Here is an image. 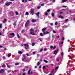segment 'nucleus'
<instances>
[{
	"instance_id": "1",
	"label": "nucleus",
	"mask_w": 75,
	"mask_h": 75,
	"mask_svg": "<svg viewBox=\"0 0 75 75\" xmlns=\"http://www.w3.org/2000/svg\"><path fill=\"white\" fill-rule=\"evenodd\" d=\"M58 69V67H57L54 70V69H53L51 72V73L53 75H54V74H55V73L57 72V69Z\"/></svg>"
},
{
	"instance_id": "2",
	"label": "nucleus",
	"mask_w": 75,
	"mask_h": 75,
	"mask_svg": "<svg viewBox=\"0 0 75 75\" xmlns=\"http://www.w3.org/2000/svg\"><path fill=\"white\" fill-rule=\"evenodd\" d=\"M24 45L25 47V48L26 50H28L29 49V47H28V45L27 44H24Z\"/></svg>"
},
{
	"instance_id": "3",
	"label": "nucleus",
	"mask_w": 75,
	"mask_h": 75,
	"mask_svg": "<svg viewBox=\"0 0 75 75\" xmlns=\"http://www.w3.org/2000/svg\"><path fill=\"white\" fill-rule=\"evenodd\" d=\"M12 2H9L5 3V4L6 6H10V4H12Z\"/></svg>"
},
{
	"instance_id": "4",
	"label": "nucleus",
	"mask_w": 75,
	"mask_h": 75,
	"mask_svg": "<svg viewBox=\"0 0 75 75\" xmlns=\"http://www.w3.org/2000/svg\"><path fill=\"white\" fill-rule=\"evenodd\" d=\"M23 57L24 58H23L22 61H24V62H25V61H27V59H26L25 57H24V55H23Z\"/></svg>"
},
{
	"instance_id": "5",
	"label": "nucleus",
	"mask_w": 75,
	"mask_h": 75,
	"mask_svg": "<svg viewBox=\"0 0 75 75\" xmlns=\"http://www.w3.org/2000/svg\"><path fill=\"white\" fill-rule=\"evenodd\" d=\"M30 12L32 15H33L34 14V9H31L30 10Z\"/></svg>"
},
{
	"instance_id": "6",
	"label": "nucleus",
	"mask_w": 75,
	"mask_h": 75,
	"mask_svg": "<svg viewBox=\"0 0 75 75\" xmlns=\"http://www.w3.org/2000/svg\"><path fill=\"white\" fill-rule=\"evenodd\" d=\"M29 20L28 21H27L26 22L25 24V27H27V25H28V24H29Z\"/></svg>"
},
{
	"instance_id": "7",
	"label": "nucleus",
	"mask_w": 75,
	"mask_h": 75,
	"mask_svg": "<svg viewBox=\"0 0 75 75\" xmlns=\"http://www.w3.org/2000/svg\"><path fill=\"white\" fill-rule=\"evenodd\" d=\"M4 72V69H1L0 71V73L1 74L2 73H3Z\"/></svg>"
},
{
	"instance_id": "8",
	"label": "nucleus",
	"mask_w": 75,
	"mask_h": 75,
	"mask_svg": "<svg viewBox=\"0 0 75 75\" xmlns=\"http://www.w3.org/2000/svg\"><path fill=\"white\" fill-rule=\"evenodd\" d=\"M47 28H45L42 29V31L43 33L45 32V31L46 30H47Z\"/></svg>"
},
{
	"instance_id": "9",
	"label": "nucleus",
	"mask_w": 75,
	"mask_h": 75,
	"mask_svg": "<svg viewBox=\"0 0 75 75\" xmlns=\"http://www.w3.org/2000/svg\"><path fill=\"white\" fill-rule=\"evenodd\" d=\"M49 33H50V32L47 31L43 33V35H46V34H49Z\"/></svg>"
},
{
	"instance_id": "10",
	"label": "nucleus",
	"mask_w": 75,
	"mask_h": 75,
	"mask_svg": "<svg viewBox=\"0 0 75 75\" xmlns=\"http://www.w3.org/2000/svg\"><path fill=\"white\" fill-rule=\"evenodd\" d=\"M14 12H11L10 13V14L11 16H13L14 15Z\"/></svg>"
},
{
	"instance_id": "11",
	"label": "nucleus",
	"mask_w": 75,
	"mask_h": 75,
	"mask_svg": "<svg viewBox=\"0 0 75 75\" xmlns=\"http://www.w3.org/2000/svg\"><path fill=\"white\" fill-rule=\"evenodd\" d=\"M57 52H58V50H56L54 51V54H57Z\"/></svg>"
},
{
	"instance_id": "12",
	"label": "nucleus",
	"mask_w": 75,
	"mask_h": 75,
	"mask_svg": "<svg viewBox=\"0 0 75 75\" xmlns=\"http://www.w3.org/2000/svg\"><path fill=\"white\" fill-rule=\"evenodd\" d=\"M30 33L31 34V35H35V34L33 32H30Z\"/></svg>"
},
{
	"instance_id": "13",
	"label": "nucleus",
	"mask_w": 75,
	"mask_h": 75,
	"mask_svg": "<svg viewBox=\"0 0 75 75\" xmlns=\"http://www.w3.org/2000/svg\"><path fill=\"white\" fill-rule=\"evenodd\" d=\"M10 35H12V36H14V33H11L10 34Z\"/></svg>"
},
{
	"instance_id": "14",
	"label": "nucleus",
	"mask_w": 75,
	"mask_h": 75,
	"mask_svg": "<svg viewBox=\"0 0 75 75\" xmlns=\"http://www.w3.org/2000/svg\"><path fill=\"white\" fill-rule=\"evenodd\" d=\"M30 32H34V29H33L31 28L30 29Z\"/></svg>"
},
{
	"instance_id": "15",
	"label": "nucleus",
	"mask_w": 75,
	"mask_h": 75,
	"mask_svg": "<svg viewBox=\"0 0 75 75\" xmlns=\"http://www.w3.org/2000/svg\"><path fill=\"white\" fill-rule=\"evenodd\" d=\"M35 21H36V20H35V19H33L32 20V23H35Z\"/></svg>"
},
{
	"instance_id": "16",
	"label": "nucleus",
	"mask_w": 75,
	"mask_h": 75,
	"mask_svg": "<svg viewBox=\"0 0 75 75\" xmlns=\"http://www.w3.org/2000/svg\"><path fill=\"white\" fill-rule=\"evenodd\" d=\"M31 71V69H29L28 71V74H29L30 75L32 73H30V71Z\"/></svg>"
},
{
	"instance_id": "17",
	"label": "nucleus",
	"mask_w": 75,
	"mask_h": 75,
	"mask_svg": "<svg viewBox=\"0 0 75 75\" xmlns=\"http://www.w3.org/2000/svg\"><path fill=\"white\" fill-rule=\"evenodd\" d=\"M6 18L4 19V21H3V23H6Z\"/></svg>"
},
{
	"instance_id": "18",
	"label": "nucleus",
	"mask_w": 75,
	"mask_h": 75,
	"mask_svg": "<svg viewBox=\"0 0 75 75\" xmlns=\"http://www.w3.org/2000/svg\"><path fill=\"white\" fill-rule=\"evenodd\" d=\"M64 55V53L63 52H61V56H62V57H63V55Z\"/></svg>"
},
{
	"instance_id": "19",
	"label": "nucleus",
	"mask_w": 75,
	"mask_h": 75,
	"mask_svg": "<svg viewBox=\"0 0 75 75\" xmlns=\"http://www.w3.org/2000/svg\"><path fill=\"white\" fill-rule=\"evenodd\" d=\"M11 53H9V54L8 55V57H11Z\"/></svg>"
},
{
	"instance_id": "20",
	"label": "nucleus",
	"mask_w": 75,
	"mask_h": 75,
	"mask_svg": "<svg viewBox=\"0 0 75 75\" xmlns=\"http://www.w3.org/2000/svg\"><path fill=\"white\" fill-rule=\"evenodd\" d=\"M59 17L60 18H64V17L61 16H59Z\"/></svg>"
},
{
	"instance_id": "21",
	"label": "nucleus",
	"mask_w": 75,
	"mask_h": 75,
	"mask_svg": "<svg viewBox=\"0 0 75 75\" xmlns=\"http://www.w3.org/2000/svg\"><path fill=\"white\" fill-rule=\"evenodd\" d=\"M46 69V68L45 67V66H43V69L44 70V69Z\"/></svg>"
},
{
	"instance_id": "22",
	"label": "nucleus",
	"mask_w": 75,
	"mask_h": 75,
	"mask_svg": "<svg viewBox=\"0 0 75 75\" xmlns=\"http://www.w3.org/2000/svg\"><path fill=\"white\" fill-rule=\"evenodd\" d=\"M67 1V0H63L62 1V3H65Z\"/></svg>"
},
{
	"instance_id": "23",
	"label": "nucleus",
	"mask_w": 75,
	"mask_h": 75,
	"mask_svg": "<svg viewBox=\"0 0 75 75\" xmlns=\"http://www.w3.org/2000/svg\"><path fill=\"white\" fill-rule=\"evenodd\" d=\"M51 15H52V17H54V13H52Z\"/></svg>"
},
{
	"instance_id": "24",
	"label": "nucleus",
	"mask_w": 75,
	"mask_h": 75,
	"mask_svg": "<svg viewBox=\"0 0 75 75\" xmlns=\"http://www.w3.org/2000/svg\"><path fill=\"white\" fill-rule=\"evenodd\" d=\"M40 35L41 37H42L43 36V34L42 33H40Z\"/></svg>"
},
{
	"instance_id": "25",
	"label": "nucleus",
	"mask_w": 75,
	"mask_h": 75,
	"mask_svg": "<svg viewBox=\"0 0 75 75\" xmlns=\"http://www.w3.org/2000/svg\"><path fill=\"white\" fill-rule=\"evenodd\" d=\"M2 68H5V67H6V65H5V64L3 65L2 66Z\"/></svg>"
},
{
	"instance_id": "26",
	"label": "nucleus",
	"mask_w": 75,
	"mask_h": 75,
	"mask_svg": "<svg viewBox=\"0 0 75 75\" xmlns=\"http://www.w3.org/2000/svg\"><path fill=\"white\" fill-rule=\"evenodd\" d=\"M18 54H22V52L21 51H19L18 52Z\"/></svg>"
},
{
	"instance_id": "27",
	"label": "nucleus",
	"mask_w": 75,
	"mask_h": 75,
	"mask_svg": "<svg viewBox=\"0 0 75 75\" xmlns=\"http://www.w3.org/2000/svg\"><path fill=\"white\" fill-rule=\"evenodd\" d=\"M65 23H67V22H68V19H67L65 21Z\"/></svg>"
},
{
	"instance_id": "28",
	"label": "nucleus",
	"mask_w": 75,
	"mask_h": 75,
	"mask_svg": "<svg viewBox=\"0 0 75 75\" xmlns=\"http://www.w3.org/2000/svg\"><path fill=\"white\" fill-rule=\"evenodd\" d=\"M44 62H45L46 63H48V61H47V60H44Z\"/></svg>"
},
{
	"instance_id": "29",
	"label": "nucleus",
	"mask_w": 75,
	"mask_h": 75,
	"mask_svg": "<svg viewBox=\"0 0 75 75\" xmlns=\"http://www.w3.org/2000/svg\"><path fill=\"white\" fill-rule=\"evenodd\" d=\"M40 8H41V6H38L37 7L38 9H40Z\"/></svg>"
},
{
	"instance_id": "30",
	"label": "nucleus",
	"mask_w": 75,
	"mask_h": 75,
	"mask_svg": "<svg viewBox=\"0 0 75 75\" xmlns=\"http://www.w3.org/2000/svg\"><path fill=\"white\" fill-rule=\"evenodd\" d=\"M19 65V63H16L15 64V65Z\"/></svg>"
},
{
	"instance_id": "31",
	"label": "nucleus",
	"mask_w": 75,
	"mask_h": 75,
	"mask_svg": "<svg viewBox=\"0 0 75 75\" xmlns=\"http://www.w3.org/2000/svg\"><path fill=\"white\" fill-rule=\"evenodd\" d=\"M17 35L18 36V38H20V36L17 33Z\"/></svg>"
},
{
	"instance_id": "32",
	"label": "nucleus",
	"mask_w": 75,
	"mask_h": 75,
	"mask_svg": "<svg viewBox=\"0 0 75 75\" xmlns=\"http://www.w3.org/2000/svg\"><path fill=\"white\" fill-rule=\"evenodd\" d=\"M13 25H16V22H15L13 24Z\"/></svg>"
},
{
	"instance_id": "33",
	"label": "nucleus",
	"mask_w": 75,
	"mask_h": 75,
	"mask_svg": "<svg viewBox=\"0 0 75 75\" xmlns=\"http://www.w3.org/2000/svg\"><path fill=\"white\" fill-rule=\"evenodd\" d=\"M35 45V43H33L32 44V46H34Z\"/></svg>"
},
{
	"instance_id": "34",
	"label": "nucleus",
	"mask_w": 75,
	"mask_h": 75,
	"mask_svg": "<svg viewBox=\"0 0 75 75\" xmlns=\"http://www.w3.org/2000/svg\"><path fill=\"white\" fill-rule=\"evenodd\" d=\"M39 14H40V13L39 12H38V13H36V15H37V16H38L39 15Z\"/></svg>"
},
{
	"instance_id": "35",
	"label": "nucleus",
	"mask_w": 75,
	"mask_h": 75,
	"mask_svg": "<svg viewBox=\"0 0 75 75\" xmlns=\"http://www.w3.org/2000/svg\"><path fill=\"white\" fill-rule=\"evenodd\" d=\"M47 13H48V12H50V9H48V10H47Z\"/></svg>"
},
{
	"instance_id": "36",
	"label": "nucleus",
	"mask_w": 75,
	"mask_h": 75,
	"mask_svg": "<svg viewBox=\"0 0 75 75\" xmlns=\"http://www.w3.org/2000/svg\"><path fill=\"white\" fill-rule=\"evenodd\" d=\"M40 6H44V4H41V5H40Z\"/></svg>"
},
{
	"instance_id": "37",
	"label": "nucleus",
	"mask_w": 75,
	"mask_h": 75,
	"mask_svg": "<svg viewBox=\"0 0 75 75\" xmlns=\"http://www.w3.org/2000/svg\"><path fill=\"white\" fill-rule=\"evenodd\" d=\"M43 50V49H41L40 50V52H42Z\"/></svg>"
},
{
	"instance_id": "38",
	"label": "nucleus",
	"mask_w": 75,
	"mask_h": 75,
	"mask_svg": "<svg viewBox=\"0 0 75 75\" xmlns=\"http://www.w3.org/2000/svg\"><path fill=\"white\" fill-rule=\"evenodd\" d=\"M25 31H24V30H23L21 31V33H23Z\"/></svg>"
},
{
	"instance_id": "39",
	"label": "nucleus",
	"mask_w": 75,
	"mask_h": 75,
	"mask_svg": "<svg viewBox=\"0 0 75 75\" xmlns=\"http://www.w3.org/2000/svg\"><path fill=\"white\" fill-rule=\"evenodd\" d=\"M29 14V13H28V12H26V15H28Z\"/></svg>"
},
{
	"instance_id": "40",
	"label": "nucleus",
	"mask_w": 75,
	"mask_h": 75,
	"mask_svg": "<svg viewBox=\"0 0 75 75\" xmlns=\"http://www.w3.org/2000/svg\"><path fill=\"white\" fill-rule=\"evenodd\" d=\"M16 15H18V12L17 11H16Z\"/></svg>"
},
{
	"instance_id": "41",
	"label": "nucleus",
	"mask_w": 75,
	"mask_h": 75,
	"mask_svg": "<svg viewBox=\"0 0 75 75\" xmlns=\"http://www.w3.org/2000/svg\"><path fill=\"white\" fill-rule=\"evenodd\" d=\"M57 24H58V22H56L55 23V25H57Z\"/></svg>"
},
{
	"instance_id": "42",
	"label": "nucleus",
	"mask_w": 75,
	"mask_h": 75,
	"mask_svg": "<svg viewBox=\"0 0 75 75\" xmlns=\"http://www.w3.org/2000/svg\"><path fill=\"white\" fill-rule=\"evenodd\" d=\"M53 33H56V32L54 30H53Z\"/></svg>"
},
{
	"instance_id": "43",
	"label": "nucleus",
	"mask_w": 75,
	"mask_h": 75,
	"mask_svg": "<svg viewBox=\"0 0 75 75\" xmlns=\"http://www.w3.org/2000/svg\"><path fill=\"white\" fill-rule=\"evenodd\" d=\"M7 67H8V68H10V66H9L7 64Z\"/></svg>"
},
{
	"instance_id": "44",
	"label": "nucleus",
	"mask_w": 75,
	"mask_h": 75,
	"mask_svg": "<svg viewBox=\"0 0 75 75\" xmlns=\"http://www.w3.org/2000/svg\"><path fill=\"white\" fill-rule=\"evenodd\" d=\"M37 65L38 66L40 65V62H38V64H37Z\"/></svg>"
},
{
	"instance_id": "45",
	"label": "nucleus",
	"mask_w": 75,
	"mask_h": 75,
	"mask_svg": "<svg viewBox=\"0 0 75 75\" xmlns=\"http://www.w3.org/2000/svg\"><path fill=\"white\" fill-rule=\"evenodd\" d=\"M55 48H56V46H54L53 47V49H55Z\"/></svg>"
},
{
	"instance_id": "46",
	"label": "nucleus",
	"mask_w": 75,
	"mask_h": 75,
	"mask_svg": "<svg viewBox=\"0 0 75 75\" xmlns=\"http://www.w3.org/2000/svg\"><path fill=\"white\" fill-rule=\"evenodd\" d=\"M10 70H8L7 71L8 73H10Z\"/></svg>"
},
{
	"instance_id": "47",
	"label": "nucleus",
	"mask_w": 75,
	"mask_h": 75,
	"mask_svg": "<svg viewBox=\"0 0 75 75\" xmlns=\"http://www.w3.org/2000/svg\"><path fill=\"white\" fill-rule=\"evenodd\" d=\"M50 48L51 49H52V48H53V46H50Z\"/></svg>"
},
{
	"instance_id": "48",
	"label": "nucleus",
	"mask_w": 75,
	"mask_h": 75,
	"mask_svg": "<svg viewBox=\"0 0 75 75\" xmlns=\"http://www.w3.org/2000/svg\"><path fill=\"white\" fill-rule=\"evenodd\" d=\"M1 27H2V25H1V24L0 25V28H1Z\"/></svg>"
},
{
	"instance_id": "49",
	"label": "nucleus",
	"mask_w": 75,
	"mask_h": 75,
	"mask_svg": "<svg viewBox=\"0 0 75 75\" xmlns=\"http://www.w3.org/2000/svg\"><path fill=\"white\" fill-rule=\"evenodd\" d=\"M62 39L63 41H64V40L65 39V38H64V37H63L62 38Z\"/></svg>"
},
{
	"instance_id": "50",
	"label": "nucleus",
	"mask_w": 75,
	"mask_h": 75,
	"mask_svg": "<svg viewBox=\"0 0 75 75\" xmlns=\"http://www.w3.org/2000/svg\"><path fill=\"white\" fill-rule=\"evenodd\" d=\"M25 71V69H23V72H24Z\"/></svg>"
},
{
	"instance_id": "51",
	"label": "nucleus",
	"mask_w": 75,
	"mask_h": 75,
	"mask_svg": "<svg viewBox=\"0 0 75 75\" xmlns=\"http://www.w3.org/2000/svg\"><path fill=\"white\" fill-rule=\"evenodd\" d=\"M67 6H62V7H65V8H66V7H67Z\"/></svg>"
},
{
	"instance_id": "52",
	"label": "nucleus",
	"mask_w": 75,
	"mask_h": 75,
	"mask_svg": "<svg viewBox=\"0 0 75 75\" xmlns=\"http://www.w3.org/2000/svg\"><path fill=\"white\" fill-rule=\"evenodd\" d=\"M45 15H46V16H47L48 15V13H47V12L46 13Z\"/></svg>"
},
{
	"instance_id": "53",
	"label": "nucleus",
	"mask_w": 75,
	"mask_h": 75,
	"mask_svg": "<svg viewBox=\"0 0 75 75\" xmlns=\"http://www.w3.org/2000/svg\"><path fill=\"white\" fill-rule=\"evenodd\" d=\"M22 2L23 3H24V2H25L24 0H22Z\"/></svg>"
},
{
	"instance_id": "54",
	"label": "nucleus",
	"mask_w": 75,
	"mask_h": 75,
	"mask_svg": "<svg viewBox=\"0 0 75 75\" xmlns=\"http://www.w3.org/2000/svg\"><path fill=\"white\" fill-rule=\"evenodd\" d=\"M33 55H35V52H33Z\"/></svg>"
},
{
	"instance_id": "55",
	"label": "nucleus",
	"mask_w": 75,
	"mask_h": 75,
	"mask_svg": "<svg viewBox=\"0 0 75 75\" xmlns=\"http://www.w3.org/2000/svg\"><path fill=\"white\" fill-rule=\"evenodd\" d=\"M55 0H52V1L53 3H54L55 2Z\"/></svg>"
},
{
	"instance_id": "56",
	"label": "nucleus",
	"mask_w": 75,
	"mask_h": 75,
	"mask_svg": "<svg viewBox=\"0 0 75 75\" xmlns=\"http://www.w3.org/2000/svg\"><path fill=\"white\" fill-rule=\"evenodd\" d=\"M13 72H17V70H15L14 71H13Z\"/></svg>"
},
{
	"instance_id": "57",
	"label": "nucleus",
	"mask_w": 75,
	"mask_h": 75,
	"mask_svg": "<svg viewBox=\"0 0 75 75\" xmlns=\"http://www.w3.org/2000/svg\"><path fill=\"white\" fill-rule=\"evenodd\" d=\"M44 50L45 51H47V49H45Z\"/></svg>"
},
{
	"instance_id": "58",
	"label": "nucleus",
	"mask_w": 75,
	"mask_h": 75,
	"mask_svg": "<svg viewBox=\"0 0 75 75\" xmlns=\"http://www.w3.org/2000/svg\"><path fill=\"white\" fill-rule=\"evenodd\" d=\"M25 75V73H23V74H22V75Z\"/></svg>"
},
{
	"instance_id": "59",
	"label": "nucleus",
	"mask_w": 75,
	"mask_h": 75,
	"mask_svg": "<svg viewBox=\"0 0 75 75\" xmlns=\"http://www.w3.org/2000/svg\"><path fill=\"white\" fill-rule=\"evenodd\" d=\"M26 55L27 56H29V55H28V53L26 54Z\"/></svg>"
},
{
	"instance_id": "60",
	"label": "nucleus",
	"mask_w": 75,
	"mask_h": 75,
	"mask_svg": "<svg viewBox=\"0 0 75 75\" xmlns=\"http://www.w3.org/2000/svg\"><path fill=\"white\" fill-rule=\"evenodd\" d=\"M0 48H3V46H2L0 45Z\"/></svg>"
},
{
	"instance_id": "61",
	"label": "nucleus",
	"mask_w": 75,
	"mask_h": 75,
	"mask_svg": "<svg viewBox=\"0 0 75 75\" xmlns=\"http://www.w3.org/2000/svg\"><path fill=\"white\" fill-rule=\"evenodd\" d=\"M39 40H40V41H42V40H41V39H40H40H39Z\"/></svg>"
},
{
	"instance_id": "62",
	"label": "nucleus",
	"mask_w": 75,
	"mask_h": 75,
	"mask_svg": "<svg viewBox=\"0 0 75 75\" xmlns=\"http://www.w3.org/2000/svg\"><path fill=\"white\" fill-rule=\"evenodd\" d=\"M4 1V0H2V1L1 2V4L2 3H3V2Z\"/></svg>"
},
{
	"instance_id": "63",
	"label": "nucleus",
	"mask_w": 75,
	"mask_h": 75,
	"mask_svg": "<svg viewBox=\"0 0 75 75\" xmlns=\"http://www.w3.org/2000/svg\"><path fill=\"white\" fill-rule=\"evenodd\" d=\"M50 25H53V23H51L50 24Z\"/></svg>"
},
{
	"instance_id": "64",
	"label": "nucleus",
	"mask_w": 75,
	"mask_h": 75,
	"mask_svg": "<svg viewBox=\"0 0 75 75\" xmlns=\"http://www.w3.org/2000/svg\"><path fill=\"white\" fill-rule=\"evenodd\" d=\"M27 0H25V3H26V2H27Z\"/></svg>"
}]
</instances>
